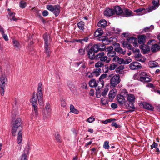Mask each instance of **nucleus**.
<instances>
[{"mask_svg":"<svg viewBox=\"0 0 160 160\" xmlns=\"http://www.w3.org/2000/svg\"><path fill=\"white\" fill-rule=\"evenodd\" d=\"M42 84L39 82L38 84L37 92H34L32 98L30 99V102L32 103L33 108L32 111L31 118L32 119H36L38 114V99L39 105H42L43 103V93L42 92Z\"/></svg>","mask_w":160,"mask_h":160,"instance_id":"f257e3e1","label":"nucleus"},{"mask_svg":"<svg viewBox=\"0 0 160 160\" xmlns=\"http://www.w3.org/2000/svg\"><path fill=\"white\" fill-rule=\"evenodd\" d=\"M21 121L20 118L15 120L13 123L12 130V133L14 136H15L18 132L17 138L18 142V144H22V127Z\"/></svg>","mask_w":160,"mask_h":160,"instance_id":"f03ea898","label":"nucleus"},{"mask_svg":"<svg viewBox=\"0 0 160 160\" xmlns=\"http://www.w3.org/2000/svg\"><path fill=\"white\" fill-rule=\"evenodd\" d=\"M129 43H132L133 46L136 47H138V44L137 43V39L133 37L129 38L127 41H124L122 42V46L123 48H127L128 49L132 50L134 52H138V49H136L133 47Z\"/></svg>","mask_w":160,"mask_h":160,"instance_id":"7ed1b4c3","label":"nucleus"},{"mask_svg":"<svg viewBox=\"0 0 160 160\" xmlns=\"http://www.w3.org/2000/svg\"><path fill=\"white\" fill-rule=\"evenodd\" d=\"M126 98L127 100L125 103V107L126 108L129 109V110L127 111L126 112L134 111L135 109L134 105L136 99L135 95L133 94L129 93Z\"/></svg>","mask_w":160,"mask_h":160,"instance_id":"20e7f679","label":"nucleus"},{"mask_svg":"<svg viewBox=\"0 0 160 160\" xmlns=\"http://www.w3.org/2000/svg\"><path fill=\"white\" fill-rule=\"evenodd\" d=\"M112 74L108 76V77H111L110 79V84L113 87H115L120 82V77L119 75H115L112 76Z\"/></svg>","mask_w":160,"mask_h":160,"instance_id":"39448f33","label":"nucleus"},{"mask_svg":"<svg viewBox=\"0 0 160 160\" xmlns=\"http://www.w3.org/2000/svg\"><path fill=\"white\" fill-rule=\"evenodd\" d=\"M46 8L48 10L52 12L56 16H58L60 13V7L58 5L54 6L51 5H48L47 6Z\"/></svg>","mask_w":160,"mask_h":160,"instance_id":"423d86ee","label":"nucleus"},{"mask_svg":"<svg viewBox=\"0 0 160 160\" xmlns=\"http://www.w3.org/2000/svg\"><path fill=\"white\" fill-rule=\"evenodd\" d=\"M95 59H99L101 61L105 62L106 63H108L110 62L111 59L105 55L103 52H102L96 55Z\"/></svg>","mask_w":160,"mask_h":160,"instance_id":"0eeeda50","label":"nucleus"},{"mask_svg":"<svg viewBox=\"0 0 160 160\" xmlns=\"http://www.w3.org/2000/svg\"><path fill=\"white\" fill-rule=\"evenodd\" d=\"M148 45L151 46V50L152 52H156L160 50V46L156 43L155 40H150L148 43Z\"/></svg>","mask_w":160,"mask_h":160,"instance_id":"6e6552de","label":"nucleus"},{"mask_svg":"<svg viewBox=\"0 0 160 160\" xmlns=\"http://www.w3.org/2000/svg\"><path fill=\"white\" fill-rule=\"evenodd\" d=\"M149 75L146 72H142L140 74L139 80L142 82H148L150 81V78L148 77Z\"/></svg>","mask_w":160,"mask_h":160,"instance_id":"1a4fd4ad","label":"nucleus"},{"mask_svg":"<svg viewBox=\"0 0 160 160\" xmlns=\"http://www.w3.org/2000/svg\"><path fill=\"white\" fill-rule=\"evenodd\" d=\"M159 0H153V5L150 6L148 8V10H149L150 12L156 9L159 6Z\"/></svg>","mask_w":160,"mask_h":160,"instance_id":"9d476101","label":"nucleus"},{"mask_svg":"<svg viewBox=\"0 0 160 160\" xmlns=\"http://www.w3.org/2000/svg\"><path fill=\"white\" fill-rule=\"evenodd\" d=\"M130 68L132 70L140 69L142 68V65L140 63L138 62H132L129 65Z\"/></svg>","mask_w":160,"mask_h":160,"instance_id":"9b49d317","label":"nucleus"},{"mask_svg":"<svg viewBox=\"0 0 160 160\" xmlns=\"http://www.w3.org/2000/svg\"><path fill=\"white\" fill-rule=\"evenodd\" d=\"M96 52L91 47L89 48L88 51V55L89 58L91 60L95 59L96 55H95Z\"/></svg>","mask_w":160,"mask_h":160,"instance_id":"f8f14e48","label":"nucleus"},{"mask_svg":"<svg viewBox=\"0 0 160 160\" xmlns=\"http://www.w3.org/2000/svg\"><path fill=\"white\" fill-rule=\"evenodd\" d=\"M8 80L5 75H2L0 76V87H5L7 84Z\"/></svg>","mask_w":160,"mask_h":160,"instance_id":"ddd939ff","label":"nucleus"},{"mask_svg":"<svg viewBox=\"0 0 160 160\" xmlns=\"http://www.w3.org/2000/svg\"><path fill=\"white\" fill-rule=\"evenodd\" d=\"M117 101L118 102L120 105H122L124 104V106H125V104L126 101L124 98L123 96L121 95H118L117 96Z\"/></svg>","mask_w":160,"mask_h":160,"instance_id":"4468645a","label":"nucleus"},{"mask_svg":"<svg viewBox=\"0 0 160 160\" xmlns=\"http://www.w3.org/2000/svg\"><path fill=\"white\" fill-rule=\"evenodd\" d=\"M104 15L108 16H111L115 14V12L112 9L107 8L104 12Z\"/></svg>","mask_w":160,"mask_h":160,"instance_id":"2eb2a0df","label":"nucleus"},{"mask_svg":"<svg viewBox=\"0 0 160 160\" xmlns=\"http://www.w3.org/2000/svg\"><path fill=\"white\" fill-rule=\"evenodd\" d=\"M135 12L137 13H138V15H141L145 13L149 12V10H148V8L146 9H143L142 8H139L136 10L135 11Z\"/></svg>","mask_w":160,"mask_h":160,"instance_id":"dca6fc26","label":"nucleus"},{"mask_svg":"<svg viewBox=\"0 0 160 160\" xmlns=\"http://www.w3.org/2000/svg\"><path fill=\"white\" fill-rule=\"evenodd\" d=\"M116 13L118 15H122L123 12V10L122 8L119 6H116L114 7L113 9Z\"/></svg>","mask_w":160,"mask_h":160,"instance_id":"f3484780","label":"nucleus"},{"mask_svg":"<svg viewBox=\"0 0 160 160\" xmlns=\"http://www.w3.org/2000/svg\"><path fill=\"white\" fill-rule=\"evenodd\" d=\"M116 46L115 49V51L123 55L125 54L126 51L125 50L123 51L122 48L120 47V45L119 43H116Z\"/></svg>","mask_w":160,"mask_h":160,"instance_id":"a211bd4d","label":"nucleus"},{"mask_svg":"<svg viewBox=\"0 0 160 160\" xmlns=\"http://www.w3.org/2000/svg\"><path fill=\"white\" fill-rule=\"evenodd\" d=\"M112 61L113 62H117L119 64H125L124 60L117 56H115L113 58Z\"/></svg>","mask_w":160,"mask_h":160,"instance_id":"6ab92c4d","label":"nucleus"},{"mask_svg":"<svg viewBox=\"0 0 160 160\" xmlns=\"http://www.w3.org/2000/svg\"><path fill=\"white\" fill-rule=\"evenodd\" d=\"M146 36L144 35H140L138 37V43L141 44H144L146 42Z\"/></svg>","mask_w":160,"mask_h":160,"instance_id":"aec40b11","label":"nucleus"},{"mask_svg":"<svg viewBox=\"0 0 160 160\" xmlns=\"http://www.w3.org/2000/svg\"><path fill=\"white\" fill-rule=\"evenodd\" d=\"M104 85V81H98L97 82L96 87V89L97 90L99 91L103 87Z\"/></svg>","mask_w":160,"mask_h":160,"instance_id":"412c9836","label":"nucleus"},{"mask_svg":"<svg viewBox=\"0 0 160 160\" xmlns=\"http://www.w3.org/2000/svg\"><path fill=\"white\" fill-rule=\"evenodd\" d=\"M107 24V22L105 20H101L97 24L98 26L101 28H104Z\"/></svg>","mask_w":160,"mask_h":160,"instance_id":"4be33fe9","label":"nucleus"},{"mask_svg":"<svg viewBox=\"0 0 160 160\" xmlns=\"http://www.w3.org/2000/svg\"><path fill=\"white\" fill-rule=\"evenodd\" d=\"M142 105L144 108L151 110H153L154 108L150 104L146 102H143L142 103Z\"/></svg>","mask_w":160,"mask_h":160,"instance_id":"5701e85b","label":"nucleus"},{"mask_svg":"<svg viewBox=\"0 0 160 160\" xmlns=\"http://www.w3.org/2000/svg\"><path fill=\"white\" fill-rule=\"evenodd\" d=\"M132 14V12L128 9H125L123 11L122 15H125L127 17L130 16Z\"/></svg>","mask_w":160,"mask_h":160,"instance_id":"b1692460","label":"nucleus"},{"mask_svg":"<svg viewBox=\"0 0 160 160\" xmlns=\"http://www.w3.org/2000/svg\"><path fill=\"white\" fill-rule=\"evenodd\" d=\"M88 38H86L83 39H74L72 40V41H70V42L74 43L76 42L80 43L81 44H82L84 42H88Z\"/></svg>","mask_w":160,"mask_h":160,"instance_id":"393cba45","label":"nucleus"},{"mask_svg":"<svg viewBox=\"0 0 160 160\" xmlns=\"http://www.w3.org/2000/svg\"><path fill=\"white\" fill-rule=\"evenodd\" d=\"M51 111L47 110H44L43 117L44 119H46L50 118Z\"/></svg>","mask_w":160,"mask_h":160,"instance_id":"a878e982","label":"nucleus"},{"mask_svg":"<svg viewBox=\"0 0 160 160\" xmlns=\"http://www.w3.org/2000/svg\"><path fill=\"white\" fill-rule=\"evenodd\" d=\"M8 15L9 16V19L11 21H16L17 20V19H16L15 17V13H14L12 12H9L8 13Z\"/></svg>","mask_w":160,"mask_h":160,"instance_id":"bb28decb","label":"nucleus"},{"mask_svg":"<svg viewBox=\"0 0 160 160\" xmlns=\"http://www.w3.org/2000/svg\"><path fill=\"white\" fill-rule=\"evenodd\" d=\"M103 33V31L102 30L98 29L94 32V35L95 36L98 37L102 35Z\"/></svg>","mask_w":160,"mask_h":160,"instance_id":"cd10ccee","label":"nucleus"},{"mask_svg":"<svg viewBox=\"0 0 160 160\" xmlns=\"http://www.w3.org/2000/svg\"><path fill=\"white\" fill-rule=\"evenodd\" d=\"M70 112H72L74 114H78L79 112V111L76 109L75 108L74 106L72 104H71L70 105Z\"/></svg>","mask_w":160,"mask_h":160,"instance_id":"c85d7f7f","label":"nucleus"},{"mask_svg":"<svg viewBox=\"0 0 160 160\" xmlns=\"http://www.w3.org/2000/svg\"><path fill=\"white\" fill-rule=\"evenodd\" d=\"M135 58L137 61L141 62H144L146 60V59L144 57H141L139 54L136 56Z\"/></svg>","mask_w":160,"mask_h":160,"instance_id":"c756f323","label":"nucleus"},{"mask_svg":"<svg viewBox=\"0 0 160 160\" xmlns=\"http://www.w3.org/2000/svg\"><path fill=\"white\" fill-rule=\"evenodd\" d=\"M97 82L95 79H92L89 82V84L90 86L91 87H96Z\"/></svg>","mask_w":160,"mask_h":160,"instance_id":"7c9ffc66","label":"nucleus"},{"mask_svg":"<svg viewBox=\"0 0 160 160\" xmlns=\"http://www.w3.org/2000/svg\"><path fill=\"white\" fill-rule=\"evenodd\" d=\"M43 39L45 42L44 47H46L49 46V44L48 43V37L47 33H45L43 35Z\"/></svg>","mask_w":160,"mask_h":160,"instance_id":"2f4dec72","label":"nucleus"},{"mask_svg":"<svg viewBox=\"0 0 160 160\" xmlns=\"http://www.w3.org/2000/svg\"><path fill=\"white\" fill-rule=\"evenodd\" d=\"M12 42L13 46L15 48H20V44L18 41L13 39Z\"/></svg>","mask_w":160,"mask_h":160,"instance_id":"473e14b6","label":"nucleus"},{"mask_svg":"<svg viewBox=\"0 0 160 160\" xmlns=\"http://www.w3.org/2000/svg\"><path fill=\"white\" fill-rule=\"evenodd\" d=\"M101 72V69L100 68H97L94 69L92 72L94 75L98 77L100 75V73Z\"/></svg>","mask_w":160,"mask_h":160,"instance_id":"72a5a7b5","label":"nucleus"},{"mask_svg":"<svg viewBox=\"0 0 160 160\" xmlns=\"http://www.w3.org/2000/svg\"><path fill=\"white\" fill-rule=\"evenodd\" d=\"M148 65L150 68H154L158 66V64L155 61H150L148 63Z\"/></svg>","mask_w":160,"mask_h":160,"instance_id":"f704fd0d","label":"nucleus"},{"mask_svg":"<svg viewBox=\"0 0 160 160\" xmlns=\"http://www.w3.org/2000/svg\"><path fill=\"white\" fill-rule=\"evenodd\" d=\"M78 28L81 30H83L84 29V23L82 21H81L77 24Z\"/></svg>","mask_w":160,"mask_h":160,"instance_id":"c9c22d12","label":"nucleus"},{"mask_svg":"<svg viewBox=\"0 0 160 160\" xmlns=\"http://www.w3.org/2000/svg\"><path fill=\"white\" fill-rule=\"evenodd\" d=\"M154 27L153 25H151L150 27H147L143 29V31L145 32H150L152 31V30L154 29Z\"/></svg>","mask_w":160,"mask_h":160,"instance_id":"e433bc0d","label":"nucleus"},{"mask_svg":"<svg viewBox=\"0 0 160 160\" xmlns=\"http://www.w3.org/2000/svg\"><path fill=\"white\" fill-rule=\"evenodd\" d=\"M95 66L96 67L99 68V67H101L104 66V64L102 62L99 61L95 63Z\"/></svg>","mask_w":160,"mask_h":160,"instance_id":"4c0bfd02","label":"nucleus"},{"mask_svg":"<svg viewBox=\"0 0 160 160\" xmlns=\"http://www.w3.org/2000/svg\"><path fill=\"white\" fill-rule=\"evenodd\" d=\"M101 102L103 106H106L108 104L107 99L105 98H101Z\"/></svg>","mask_w":160,"mask_h":160,"instance_id":"58836bf2","label":"nucleus"},{"mask_svg":"<svg viewBox=\"0 0 160 160\" xmlns=\"http://www.w3.org/2000/svg\"><path fill=\"white\" fill-rule=\"evenodd\" d=\"M121 95L123 96L124 97H126L129 95V93H128V92L127 91L126 89H123L122 90L121 92Z\"/></svg>","mask_w":160,"mask_h":160,"instance_id":"ea45409f","label":"nucleus"},{"mask_svg":"<svg viewBox=\"0 0 160 160\" xmlns=\"http://www.w3.org/2000/svg\"><path fill=\"white\" fill-rule=\"evenodd\" d=\"M91 48L96 52L99 51L98 43L94 45Z\"/></svg>","mask_w":160,"mask_h":160,"instance_id":"a19ab883","label":"nucleus"},{"mask_svg":"<svg viewBox=\"0 0 160 160\" xmlns=\"http://www.w3.org/2000/svg\"><path fill=\"white\" fill-rule=\"evenodd\" d=\"M116 54L115 51H112L109 52H108L107 53V55L109 57H115V55Z\"/></svg>","mask_w":160,"mask_h":160,"instance_id":"79ce46f5","label":"nucleus"},{"mask_svg":"<svg viewBox=\"0 0 160 160\" xmlns=\"http://www.w3.org/2000/svg\"><path fill=\"white\" fill-rule=\"evenodd\" d=\"M99 46V51H104L106 48L105 45L102 44L98 43Z\"/></svg>","mask_w":160,"mask_h":160,"instance_id":"37998d69","label":"nucleus"},{"mask_svg":"<svg viewBox=\"0 0 160 160\" xmlns=\"http://www.w3.org/2000/svg\"><path fill=\"white\" fill-rule=\"evenodd\" d=\"M117 65L116 64L112 63L110 64L109 66L108 67L109 69L110 70H113L116 68Z\"/></svg>","mask_w":160,"mask_h":160,"instance_id":"c03bdc74","label":"nucleus"},{"mask_svg":"<svg viewBox=\"0 0 160 160\" xmlns=\"http://www.w3.org/2000/svg\"><path fill=\"white\" fill-rule=\"evenodd\" d=\"M44 48L45 49V52L47 54V57H49L50 56L51 51L48 47V46H47V47H44Z\"/></svg>","mask_w":160,"mask_h":160,"instance_id":"a18cd8bd","label":"nucleus"},{"mask_svg":"<svg viewBox=\"0 0 160 160\" xmlns=\"http://www.w3.org/2000/svg\"><path fill=\"white\" fill-rule=\"evenodd\" d=\"M108 96L109 99H112L115 96V94L113 92L110 91L109 92Z\"/></svg>","mask_w":160,"mask_h":160,"instance_id":"49530a36","label":"nucleus"},{"mask_svg":"<svg viewBox=\"0 0 160 160\" xmlns=\"http://www.w3.org/2000/svg\"><path fill=\"white\" fill-rule=\"evenodd\" d=\"M124 68V67L123 65H121L116 68V72L117 73H119L121 71L123 70Z\"/></svg>","mask_w":160,"mask_h":160,"instance_id":"de8ad7c7","label":"nucleus"},{"mask_svg":"<svg viewBox=\"0 0 160 160\" xmlns=\"http://www.w3.org/2000/svg\"><path fill=\"white\" fill-rule=\"evenodd\" d=\"M109 42L111 44H113L117 42V39L115 38H111L109 39Z\"/></svg>","mask_w":160,"mask_h":160,"instance_id":"09e8293b","label":"nucleus"},{"mask_svg":"<svg viewBox=\"0 0 160 160\" xmlns=\"http://www.w3.org/2000/svg\"><path fill=\"white\" fill-rule=\"evenodd\" d=\"M107 76L106 74H103L101 75L99 78V80L100 81H104V80L107 77Z\"/></svg>","mask_w":160,"mask_h":160,"instance_id":"8fccbe9b","label":"nucleus"},{"mask_svg":"<svg viewBox=\"0 0 160 160\" xmlns=\"http://www.w3.org/2000/svg\"><path fill=\"white\" fill-rule=\"evenodd\" d=\"M109 142L106 141L104 142L103 145V147L105 149H108L109 148Z\"/></svg>","mask_w":160,"mask_h":160,"instance_id":"3c124183","label":"nucleus"},{"mask_svg":"<svg viewBox=\"0 0 160 160\" xmlns=\"http://www.w3.org/2000/svg\"><path fill=\"white\" fill-rule=\"evenodd\" d=\"M44 110L51 111L50 104L49 102H48L46 104Z\"/></svg>","mask_w":160,"mask_h":160,"instance_id":"603ef678","label":"nucleus"},{"mask_svg":"<svg viewBox=\"0 0 160 160\" xmlns=\"http://www.w3.org/2000/svg\"><path fill=\"white\" fill-rule=\"evenodd\" d=\"M95 120V118L93 117H90L88 118L86 120L87 122H88L89 123L92 122Z\"/></svg>","mask_w":160,"mask_h":160,"instance_id":"864d4df0","label":"nucleus"},{"mask_svg":"<svg viewBox=\"0 0 160 160\" xmlns=\"http://www.w3.org/2000/svg\"><path fill=\"white\" fill-rule=\"evenodd\" d=\"M108 91V89L107 88H105L103 92L102 93L101 95L102 96H104L106 95Z\"/></svg>","mask_w":160,"mask_h":160,"instance_id":"5fc2aeb1","label":"nucleus"},{"mask_svg":"<svg viewBox=\"0 0 160 160\" xmlns=\"http://www.w3.org/2000/svg\"><path fill=\"white\" fill-rule=\"evenodd\" d=\"M28 158L27 155L24 153L22 155L19 160H27Z\"/></svg>","mask_w":160,"mask_h":160,"instance_id":"6e6d98bb","label":"nucleus"},{"mask_svg":"<svg viewBox=\"0 0 160 160\" xmlns=\"http://www.w3.org/2000/svg\"><path fill=\"white\" fill-rule=\"evenodd\" d=\"M79 53L80 55H84L85 52V50L84 49L80 48L78 50Z\"/></svg>","mask_w":160,"mask_h":160,"instance_id":"4d7b16f0","label":"nucleus"},{"mask_svg":"<svg viewBox=\"0 0 160 160\" xmlns=\"http://www.w3.org/2000/svg\"><path fill=\"white\" fill-rule=\"evenodd\" d=\"M106 51L108 52H109L111 51H113V48L112 46H110L107 47L106 49Z\"/></svg>","mask_w":160,"mask_h":160,"instance_id":"13d9d810","label":"nucleus"},{"mask_svg":"<svg viewBox=\"0 0 160 160\" xmlns=\"http://www.w3.org/2000/svg\"><path fill=\"white\" fill-rule=\"evenodd\" d=\"M0 93L1 95H3L4 94V89L5 87H0Z\"/></svg>","mask_w":160,"mask_h":160,"instance_id":"bf43d9fd","label":"nucleus"},{"mask_svg":"<svg viewBox=\"0 0 160 160\" xmlns=\"http://www.w3.org/2000/svg\"><path fill=\"white\" fill-rule=\"evenodd\" d=\"M26 6V3L23 1H22L20 3V7L22 8H24Z\"/></svg>","mask_w":160,"mask_h":160,"instance_id":"052dcab7","label":"nucleus"},{"mask_svg":"<svg viewBox=\"0 0 160 160\" xmlns=\"http://www.w3.org/2000/svg\"><path fill=\"white\" fill-rule=\"evenodd\" d=\"M55 137L56 140L58 142H61L60 137L58 134H56Z\"/></svg>","mask_w":160,"mask_h":160,"instance_id":"680f3d73","label":"nucleus"},{"mask_svg":"<svg viewBox=\"0 0 160 160\" xmlns=\"http://www.w3.org/2000/svg\"><path fill=\"white\" fill-rule=\"evenodd\" d=\"M68 85L71 90L72 88L74 87V85L73 83L71 81H69L68 82Z\"/></svg>","mask_w":160,"mask_h":160,"instance_id":"e2e57ef3","label":"nucleus"},{"mask_svg":"<svg viewBox=\"0 0 160 160\" xmlns=\"http://www.w3.org/2000/svg\"><path fill=\"white\" fill-rule=\"evenodd\" d=\"M108 38L107 36H104L101 37L99 38V40L102 41H104L105 40H107Z\"/></svg>","mask_w":160,"mask_h":160,"instance_id":"0e129e2a","label":"nucleus"},{"mask_svg":"<svg viewBox=\"0 0 160 160\" xmlns=\"http://www.w3.org/2000/svg\"><path fill=\"white\" fill-rule=\"evenodd\" d=\"M94 75L93 72L92 73H89L88 72L87 74V77H88L89 78H91L93 77Z\"/></svg>","mask_w":160,"mask_h":160,"instance_id":"69168bd1","label":"nucleus"},{"mask_svg":"<svg viewBox=\"0 0 160 160\" xmlns=\"http://www.w3.org/2000/svg\"><path fill=\"white\" fill-rule=\"evenodd\" d=\"M158 144L157 143L154 142L153 143L151 146V148L152 149L156 148L158 146Z\"/></svg>","mask_w":160,"mask_h":160,"instance_id":"338daca9","label":"nucleus"},{"mask_svg":"<svg viewBox=\"0 0 160 160\" xmlns=\"http://www.w3.org/2000/svg\"><path fill=\"white\" fill-rule=\"evenodd\" d=\"M2 37L4 40L6 41H8V36L5 34L2 35Z\"/></svg>","mask_w":160,"mask_h":160,"instance_id":"774afa93","label":"nucleus"}]
</instances>
